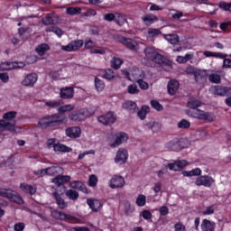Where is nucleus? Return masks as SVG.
Instances as JSON below:
<instances>
[{
    "label": "nucleus",
    "mask_w": 231,
    "mask_h": 231,
    "mask_svg": "<svg viewBox=\"0 0 231 231\" xmlns=\"http://www.w3.org/2000/svg\"><path fill=\"white\" fill-rule=\"evenodd\" d=\"M115 23L119 26H123V24H125V23H127V17L122 13H116Z\"/></svg>",
    "instance_id": "obj_37"
},
{
    "label": "nucleus",
    "mask_w": 231,
    "mask_h": 231,
    "mask_svg": "<svg viewBox=\"0 0 231 231\" xmlns=\"http://www.w3.org/2000/svg\"><path fill=\"white\" fill-rule=\"evenodd\" d=\"M129 160V152L125 148H119L116 153L114 162L117 165H124Z\"/></svg>",
    "instance_id": "obj_7"
},
{
    "label": "nucleus",
    "mask_w": 231,
    "mask_h": 231,
    "mask_svg": "<svg viewBox=\"0 0 231 231\" xmlns=\"http://www.w3.org/2000/svg\"><path fill=\"white\" fill-rule=\"evenodd\" d=\"M17 116L16 111H9L4 114L3 118L9 125L10 128L15 132V117Z\"/></svg>",
    "instance_id": "obj_17"
},
{
    "label": "nucleus",
    "mask_w": 231,
    "mask_h": 231,
    "mask_svg": "<svg viewBox=\"0 0 231 231\" xmlns=\"http://www.w3.org/2000/svg\"><path fill=\"white\" fill-rule=\"evenodd\" d=\"M59 172H62V168L59 166H52L47 169H42L35 171V174L40 176H55V174H59Z\"/></svg>",
    "instance_id": "obj_14"
},
{
    "label": "nucleus",
    "mask_w": 231,
    "mask_h": 231,
    "mask_svg": "<svg viewBox=\"0 0 231 231\" xmlns=\"http://www.w3.org/2000/svg\"><path fill=\"white\" fill-rule=\"evenodd\" d=\"M187 106H188L189 111H194V109H198V107L201 106V101L196 98H191L189 100Z\"/></svg>",
    "instance_id": "obj_36"
},
{
    "label": "nucleus",
    "mask_w": 231,
    "mask_h": 231,
    "mask_svg": "<svg viewBox=\"0 0 231 231\" xmlns=\"http://www.w3.org/2000/svg\"><path fill=\"white\" fill-rule=\"evenodd\" d=\"M118 42H121V44H124V46H126V48H129V50H132L133 51H138V42L136 41H134L131 38H125L124 36H118L117 37Z\"/></svg>",
    "instance_id": "obj_12"
},
{
    "label": "nucleus",
    "mask_w": 231,
    "mask_h": 231,
    "mask_svg": "<svg viewBox=\"0 0 231 231\" xmlns=\"http://www.w3.org/2000/svg\"><path fill=\"white\" fill-rule=\"evenodd\" d=\"M93 115V112L89 108H81L77 111H72L69 114V120L72 122H82V120H86V118H89Z\"/></svg>",
    "instance_id": "obj_1"
},
{
    "label": "nucleus",
    "mask_w": 231,
    "mask_h": 231,
    "mask_svg": "<svg viewBox=\"0 0 231 231\" xmlns=\"http://www.w3.org/2000/svg\"><path fill=\"white\" fill-rule=\"evenodd\" d=\"M219 8H221V10H225L226 12H231V3H225V2H221L218 5Z\"/></svg>",
    "instance_id": "obj_63"
},
{
    "label": "nucleus",
    "mask_w": 231,
    "mask_h": 231,
    "mask_svg": "<svg viewBox=\"0 0 231 231\" xmlns=\"http://www.w3.org/2000/svg\"><path fill=\"white\" fill-rule=\"evenodd\" d=\"M162 34V31L159 29H154V28H149L148 29V37L150 39H154V37H158V35Z\"/></svg>",
    "instance_id": "obj_55"
},
{
    "label": "nucleus",
    "mask_w": 231,
    "mask_h": 231,
    "mask_svg": "<svg viewBox=\"0 0 231 231\" xmlns=\"http://www.w3.org/2000/svg\"><path fill=\"white\" fill-rule=\"evenodd\" d=\"M65 194L69 199H71L72 201H77L79 199V192L73 190V189H68L65 191Z\"/></svg>",
    "instance_id": "obj_46"
},
{
    "label": "nucleus",
    "mask_w": 231,
    "mask_h": 231,
    "mask_svg": "<svg viewBox=\"0 0 231 231\" xmlns=\"http://www.w3.org/2000/svg\"><path fill=\"white\" fill-rule=\"evenodd\" d=\"M210 92L213 95H218V97H226V95H231V88L215 86L210 88Z\"/></svg>",
    "instance_id": "obj_20"
},
{
    "label": "nucleus",
    "mask_w": 231,
    "mask_h": 231,
    "mask_svg": "<svg viewBox=\"0 0 231 231\" xmlns=\"http://www.w3.org/2000/svg\"><path fill=\"white\" fill-rule=\"evenodd\" d=\"M110 189H122L125 186V179L120 175H114L108 181Z\"/></svg>",
    "instance_id": "obj_11"
},
{
    "label": "nucleus",
    "mask_w": 231,
    "mask_h": 231,
    "mask_svg": "<svg viewBox=\"0 0 231 231\" xmlns=\"http://www.w3.org/2000/svg\"><path fill=\"white\" fill-rule=\"evenodd\" d=\"M217 207H216V204L207 207L204 211H202L203 216H212L214 212H216V209Z\"/></svg>",
    "instance_id": "obj_54"
},
{
    "label": "nucleus",
    "mask_w": 231,
    "mask_h": 231,
    "mask_svg": "<svg viewBox=\"0 0 231 231\" xmlns=\"http://www.w3.org/2000/svg\"><path fill=\"white\" fill-rule=\"evenodd\" d=\"M87 204L88 205L92 212H100L102 210V207H104L102 201L95 199H88Z\"/></svg>",
    "instance_id": "obj_21"
},
{
    "label": "nucleus",
    "mask_w": 231,
    "mask_h": 231,
    "mask_svg": "<svg viewBox=\"0 0 231 231\" xmlns=\"http://www.w3.org/2000/svg\"><path fill=\"white\" fill-rule=\"evenodd\" d=\"M46 32L55 33L57 37H60L61 35H64V32L62 31V29L55 26L47 27Z\"/></svg>",
    "instance_id": "obj_45"
},
{
    "label": "nucleus",
    "mask_w": 231,
    "mask_h": 231,
    "mask_svg": "<svg viewBox=\"0 0 231 231\" xmlns=\"http://www.w3.org/2000/svg\"><path fill=\"white\" fill-rule=\"evenodd\" d=\"M71 151H73V148L69 147L65 144H62L60 143H56V145H54V152H71Z\"/></svg>",
    "instance_id": "obj_30"
},
{
    "label": "nucleus",
    "mask_w": 231,
    "mask_h": 231,
    "mask_svg": "<svg viewBox=\"0 0 231 231\" xmlns=\"http://www.w3.org/2000/svg\"><path fill=\"white\" fill-rule=\"evenodd\" d=\"M49 120L51 122V127L53 125H60L62 124H67L68 119L65 116H60V114H54L52 116H49Z\"/></svg>",
    "instance_id": "obj_19"
},
{
    "label": "nucleus",
    "mask_w": 231,
    "mask_h": 231,
    "mask_svg": "<svg viewBox=\"0 0 231 231\" xmlns=\"http://www.w3.org/2000/svg\"><path fill=\"white\" fill-rule=\"evenodd\" d=\"M97 184H98V178L96 177L95 174L90 175L88 178L89 187H97Z\"/></svg>",
    "instance_id": "obj_59"
},
{
    "label": "nucleus",
    "mask_w": 231,
    "mask_h": 231,
    "mask_svg": "<svg viewBox=\"0 0 231 231\" xmlns=\"http://www.w3.org/2000/svg\"><path fill=\"white\" fill-rule=\"evenodd\" d=\"M39 60V57L37 55H30L26 58L25 62L27 64H35Z\"/></svg>",
    "instance_id": "obj_62"
},
{
    "label": "nucleus",
    "mask_w": 231,
    "mask_h": 231,
    "mask_svg": "<svg viewBox=\"0 0 231 231\" xmlns=\"http://www.w3.org/2000/svg\"><path fill=\"white\" fill-rule=\"evenodd\" d=\"M53 196L60 208H68V203L64 201V199L60 198V196H62V194H60V189H56V191L53 193Z\"/></svg>",
    "instance_id": "obj_24"
},
{
    "label": "nucleus",
    "mask_w": 231,
    "mask_h": 231,
    "mask_svg": "<svg viewBox=\"0 0 231 231\" xmlns=\"http://www.w3.org/2000/svg\"><path fill=\"white\" fill-rule=\"evenodd\" d=\"M71 189H76V190H81V192H84L85 194H88V188H86V185L80 181H73L70 183Z\"/></svg>",
    "instance_id": "obj_32"
},
{
    "label": "nucleus",
    "mask_w": 231,
    "mask_h": 231,
    "mask_svg": "<svg viewBox=\"0 0 231 231\" xmlns=\"http://www.w3.org/2000/svg\"><path fill=\"white\" fill-rule=\"evenodd\" d=\"M0 196L1 198H6L7 199H10V201H13L14 203H17V205H23L24 203V200L23 199V197H21L19 194H16L15 191L8 189H0Z\"/></svg>",
    "instance_id": "obj_4"
},
{
    "label": "nucleus",
    "mask_w": 231,
    "mask_h": 231,
    "mask_svg": "<svg viewBox=\"0 0 231 231\" xmlns=\"http://www.w3.org/2000/svg\"><path fill=\"white\" fill-rule=\"evenodd\" d=\"M20 189H21V190H23V192H24L25 194H30L31 196H33V194H35V192H37L36 186H32L30 184H26V183H21Z\"/></svg>",
    "instance_id": "obj_27"
},
{
    "label": "nucleus",
    "mask_w": 231,
    "mask_h": 231,
    "mask_svg": "<svg viewBox=\"0 0 231 231\" xmlns=\"http://www.w3.org/2000/svg\"><path fill=\"white\" fill-rule=\"evenodd\" d=\"M82 12L80 7H69L66 10L68 15H79Z\"/></svg>",
    "instance_id": "obj_51"
},
{
    "label": "nucleus",
    "mask_w": 231,
    "mask_h": 231,
    "mask_svg": "<svg viewBox=\"0 0 231 231\" xmlns=\"http://www.w3.org/2000/svg\"><path fill=\"white\" fill-rule=\"evenodd\" d=\"M118 79H127L128 80H132L131 78V68L129 69H123L117 74Z\"/></svg>",
    "instance_id": "obj_38"
},
{
    "label": "nucleus",
    "mask_w": 231,
    "mask_h": 231,
    "mask_svg": "<svg viewBox=\"0 0 231 231\" xmlns=\"http://www.w3.org/2000/svg\"><path fill=\"white\" fill-rule=\"evenodd\" d=\"M214 179L210 176H200L195 180L197 187H212L214 185Z\"/></svg>",
    "instance_id": "obj_15"
},
{
    "label": "nucleus",
    "mask_w": 231,
    "mask_h": 231,
    "mask_svg": "<svg viewBox=\"0 0 231 231\" xmlns=\"http://www.w3.org/2000/svg\"><path fill=\"white\" fill-rule=\"evenodd\" d=\"M149 111L150 109L148 106H143L142 108L137 113L138 117L141 120H145V117L147 116V114H149Z\"/></svg>",
    "instance_id": "obj_44"
},
{
    "label": "nucleus",
    "mask_w": 231,
    "mask_h": 231,
    "mask_svg": "<svg viewBox=\"0 0 231 231\" xmlns=\"http://www.w3.org/2000/svg\"><path fill=\"white\" fill-rule=\"evenodd\" d=\"M46 107H50L51 109H55L60 106V101L59 100H49L45 101Z\"/></svg>",
    "instance_id": "obj_52"
},
{
    "label": "nucleus",
    "mask_w": 231,
    "mask_h": 231,
    "mask_svg": "<svg viewBox=\"0 0 231 231\" xmlns=\"http://www.w3.org/2000/svg\"><path fill=\"white\" fill-rule=\"evenodd\" d=\"M95 88L97 91L101 93V91H104V88H106V84L104 81L98 78H95Z\"/></svg>",
    "instance_id": "obj_48"
},
{
    "label": "nucleus",
    "mask_w": 231,
    "mask_h": 231,
    "mask_svg": "<svg viewBox=\"0 0 231 231\" xmlns=\"http://www.w3.org/2000/svg\"><path fill=\"white\" fill-rule=\"evenodd\" d=\"M138 207H145L146 198L144 195H139L135 201Z\"/></svg>",
    "instance_id": "obj_60"
},
{
    "label": "nucleus",
    "mask_w": 231,
    "mask_h": 231,
    "mask_svg": "<svg viewBox=\"0 0 231 231\" xmlns=\"http://www.w3.org/2000/svg\"><path fill=\"white\" fill-rule=\"evenodd\" d=\"M38 124H39L40 127H42V129H46V127H51V124L50 122V116L42 117L39 120Z\"/></svg>",
    "instance_id": "obj_40"
},
{
    "label": "nucleus",
    "mask_w": 231,
    "mask_h": 231,
    "mask_svg": "<svg viewBox=\"0 0 231 231\" xmlns=\"http://www.w3.org/2000/svg\"><path fill=\"white\" fill-rule=\"evenodd\" d=\"M116 77H117V74H116L115 71L111 69H106L103 75V79H106V80H113L116 79Z\"/></svg>",
    "instance_id": "obj_43"
},
{
    "label": "nucleus",
    "mask_w": 231,
    "mask_h": 231,
    "mask_svg": "<svg viewBox=\"0 0 231 231\" xmlns=\"http://www.w3.org/2000/svg\"><path fill=\"white\" fill-rule=\"evenodd\" d=\"M180 89V82L176 79H171L168 83V93L170 95H176V92Z\"/></svg>",
    "instance_id": "obj_28"
},
{
    "label": "nucleus",
    "mask_w": 231,
    "mask_h": 231,
    "mask_svg": "<svg viewBox=\"0 0 231 231\" xmlns=\"http://www.w3.org/2000/svg\"><path fill=\"white\" fill-rule=\"evenodd\" d=\"M142 19H143V23L146 26H151V24H152V23H156V21H158V18H156V16L153 14H145Z\"/></svg>",
    "instance_id": "obj_34"
},
{
    "label": "nucleus",
    "mask_w": 231,
    "mask_h": 231,
    "mask_svg": "<svg viewBox=\"0 0 231 231\" xmlns=\"http://www.w3.org/2000/svg\"><path fill=\"white\" fill-rule=\"evenodd\" d=\"M136 82L139 85V88H141L144 91L149 89V83L143 81L142 79H137Z\"/></svg>",
    "instance_id": "obj_64"
},
{
    "label": "nucleus",
    "mask_w": 231,
    "mask_h": 231,
    "mask_svg": "<svg viewBox=\"0 0 231 231\" xmlns=\"http://www.w3.org/2000/svg\"><path fill=\"white\" fill-rule=\"evenodd\" d=\"M130 77L132 79L131 80H140L145 77V74L140 69L130 68Z\"/></svg>",
    "instance_id": "obj_26"
},
{
    "label": "nucleus",
    "mask_w": 231,
    "mask_h": 231,
    "mask_svg": "<svg viewBox=\"0 0 231 231\" xmlns=\"http://www.w3.org/2000/svg\"><path fill=\"white\" fill-rule=\"evenodd\" d=\"M127 93L129 95H138L140 93V89L138 88V85L131 84L127 87Z\"/></svg>",
    "instance_id": "obj_53"
},
{
    "label": "nucleus",
    "mask_w": 231,
    "mask_h": 231,
    "mask_svg": "<svg viewBox=\"0 0 231 231\" xmlns=\"http://www.w3.org/2000/svg\"><path fill=\"white\" fill-rule=\"evenodd\" d=\"M35 51L40 57H42L46 55V51H50V45L42 43L36 47Z\"/></svg>",
    "instance_id": "obj_29"
},
{
    "label": "nucleus",
    "mask_w": 231,
    "mask_h": 231,
    "mask_svg": "<svg viewBox=\"0 0 231 231\" xmlns=\"http://www.w3.org/2000/svg\"><path fill=\"white\" fill-rule=\"evenodd\" d=\"M73 109H75V105L73 104L63 105L58 107V113L60 115H64V113H69L70 111H73Z\"/></svg>",
    "instance_id": "obj_35"
},
{
    "label": "nucleus",
    "mask_w": 231,
    "mask_h": 231,
    "mask_svg": "<svg viewBox=\"0 0 231 231\" xmlns=\"http://www.w3.org/2000/svg\"><path fill=\"white\" fill-rule=\"evenodd\" d=\"M187 115L188 116H191L192 118H198L199 120H208V122H214V120L216 119L214 114L205 112L198 108H195L193 110H188Z\"/></svg>",
    "instance_id": "obj_2"
},
{
    "label": "nucleus",
    "mask_w": 231,
    "mask_h": 231,
    "mask_svg": "<svg viewBox=\"0 0 231 231\" xmlns=\"http://www.w3.org/2000/svg\"><path fill=\"white\" fill-rule=\"evenodd\" d=\"M71 181V177L65 175V176H58L52 179V183L57 185V189L60 191V194H64L66 192V187L64 186V183H69Z\"/></svg>",
    "instance_id": "obj_5"
},
{
    "label": "nucleus",
    "mask_w": 231,
    "mask_h": 231,
    "mask_svg": "<svg viewBox=\"0 0 231 231\" xmlns=\"http://www.w3.org/2000/svg\"><path fill=\"white\" fill-rule=\"evenodd\" d=\"M97 120L103 125H109V124H115L116 122V116L113 112H108L104 116H98Z\"/></svg>",
    "instance_id": "obj_16"
},
{
    "label": "nucleus",
    "mask_w": 231,
    "mask_h": 231,
    "mask_svg": "<svg viewBox=\"0 0 231 231\" xmlns=\"http://www.w3.org/2000/svg\"><path fill=\"white\" fill-rule=\"evenodd\" d=\"M154 194H160L163 190V184L162 182H155L152 188Z\"/></svg>",
    "instance_id": "obj_57"
},
{
    "label": "nucleus",
    "mask_w": 231,
    "mask_h": 231,
    "mask_svg": "<svg viewBox=\"0 0 231 231\" xmlns=\"http://www.w3.org/2000/svg\"><path fill=\"white\" fill-rule=\"evenodd\" d=\"M136 107V102L134 101H126L123 104V109H126V111H134Z\"/></svg>",
    "instance_id": "obj_47"
},
{
    "label": "nucleus",
    "mask_w": 231,
    "mask_h": 231,
    "mask_svg": "<svg viewBox=\"0 0 231 231\" xmlns=\"http://www.w3.org/2000/svg\"><path fill=\"white\" fill-rule=\"evenodd\" d=\"M186 72L193 73L196 82H205L207 80V70L189 68L187 69Z\"/></svg>",
    "instance_id": "obj_13"
},
{
    "label": "nucleus",
    "mask_w": 231,
    "mask_h": 231,
    "mask_svg": "<svg viewBox=\"0 0 231 231\" xmlns=\"http://www.w3.org/2000/svg\"><path fill=\"white\" fill-rule=\"evenodd\" d=\"M74 96H75V89L71 87L63 88H60V97L64 100L73 98Z\"/></svg>",
    "instance_id": "obj_23"
},
{
    "label": "nucleus",
    "mask_w": 231,
    "mask_h": 231,
    "mask_svg": "<svg viewBox=\"0 0 231 231\" xmlns=\"http://www.w3.org/2000/svg\"><path fill=\"white\" fill-rule=\"evenodd\" d=\"M123 207L125 214H133V212H134V207H133L129 201H124Z\"/></svg>",
    "instance_id": "obj_50"
},
{
    "label": "nucleus",
    "mask_w": 231,
    "mask_h": 231,
    "mask_svg": "<svg viewBox=\"0 0 231 231\" xmlns=\"http://www.w3.org/2000/svg\"><path fill=\"white\" fill-rule=\"evenodd\" d=\"M122 64H124V60L116 57L112 58L111 68H113L114 69H120Z\"/></svg>",
    "instance_id": "obj_42"
},
{
    "label": "nucleus",
    "mask_w": 231,
    "mask_h": 231,
    "mask_svg": "<svg viewBox=\"0 0 231 231\" xmlns=\"http://www.w3.org/2000/svg\"><path fill=\"white\" fill-rule=\"evenodd\" d=\"M0 131H12L13 133L14 132V130L10 127V125L5 121V119H0Z\"/></svg>",
    "instance_id": "obj_56"
},
{
    "label": "nucleus",
    "mask_w": 231,
    "mask_h": 231,
    "mask_svg": "<svg viewBox=\"0 0 231 231\" xmlns=\"http://www.w3.org/2000/svg\"><path fill=\"white\" fill-rule=\"evenodd\" d=\"M144 55L149 60L156 62V64H165V58L156 51V49L152 47H147L144 49Z\"/></svg>",
    "instance_id": "obj_3"
},
{
    "label": "nucleus",
    "mask_w": 231,
    "mask_h": 231,
    "mask_svg": "<svg viewBox=\"0 0 231 231\" xmlns=\"http://www.w3.org/2000/svg\"><path fill=\"white\" fill-rule=\"evenodd\" d=\"M201 231H215L216 223L208 219H203L200 225Z\"/></svg>",
    "instance_id": "obj_25"
},
{
    "label": "nucleus",
    "mask_w": 231,
    "mask_h": 231,
    "mask_svg": "<svg viewBox=\"0 0 231 231\" xmlns=\"http://www.w3.org/2000/svg\"><path fill=\"white\" fill-rule=\"evenodd\" d=\"M203 55H205V57H208V58L215 57L216 59H224L223 69H225L226 68H229V69L231 68V60L226 59L227 55L225 53L206 51L203 52Z\"/></svg>",
    "instance_id": "obj_6"
},
{
    "label": "nucleus",
    "mask_w": 231,
    "mask_h": 231,
    "mask_svg": "<svg viewBox=\"0 0 231 231\" xmlns=\"http://www.w3.org/2000/svg\"><path fill=\"white\" fill-rule=\"evenodd\" d=\"M194 58V54L187 53L185 56H178L176 60L179 64H185V62H189L191 59Z\"/></svg>",
    "instance_id": "obj_41"
},
{
    "label": "nucleus",
    "mask_w": 231,
    "mask_h": 231,
    "mask_svg": "<svg viewBox=\"0 0 231 231\" xmlns=\"http://www.w3.org/2000/svg\"><path fill=\"white\" fill-rule=\"evenodd\" d=\"M84 46V42L82 40H77L74 42H71L68 45H61L62 51H75L76 50H79V48H82Z\"/></svg>",
    "instance_id": "obj_18"
},
{
    "label": "nucleus",
    "mask_w": 231,
    "mask_h": 231,
    "mask_svg": "<svg viewBox=\"0 0 231 231\" xmlns=\"http://www.w3.org/2000/svg\"><path fill=\"white\" fill-rule=\"evenodd\" d=\"M146 125L149 129H152V131H160V129H162V124L155 121H150Z\"/></svg>",
    "instance_id": "obj_49"
},
{
    "label": "nucleus",
    "mask_w": 231,
    "mask_h": 231,
    "mask_svg": "<svg viewBox=\"0 0 231 231\" xmlns=\"http://www.w3.org/2000/svg\"><path fill=\"white\" fill-rule=\"evenodd\" d=\"M26 64L23 61L14 62V61H6L0 63V71H8L10 69H18L21 68H24Z\"/></svg>",
    "instance_id": "obj_8"
},
{
    "label": "nucleus",
    "mask_w": 231,
    "mask_h": 231,
    "mask_svg": "<svg viewBox=\"0 0 231 231\" xmlns=\"http://www.w3.org/2000/svg\"><path fill=\"white\" fill-rule=\"evenodd\" d=\"M51 216L54 219H59L60 221H64L66 219H71V216L66 215L60 211L54 210L51 212Z\"/></svg>",
    "instance_id": "obj_31"
},
{
    "label": "nucleus",
    "mask_w": 231,
    "mask_h": 231,
    "mask_svg": "<svg viewBox=\"0 0 231 231\" xmlns=\"http://www.w3.org/2000/svg\"><path fill=\"white\" fill-rule=\"evenodd\" d=\"M209 80L210 82H213V84H219V82H221V76L217 74H211L209 75Z\"/></svg>",
    "instance_id": "obj_61"
},
{
    "label": "nucleus",
    "mask_w": 231,
    "mask_h": 231,
    "mask_svg": "<svg viewBox=\"0 0 231 231\" xmlns=\"http://www.w3.org/2000/svg\"><path fill=\"white\" fill-rule=\"evenodd\" d=\"M113 137L115 138V142L109 143V146L112 148L118 147L129 140V135L124 132H119L114 134Z\"/></svg>",
    "instance_id": "obj_9"
},
{
    "label": "nucleus",
    "mask_w": 231,
    "mask_h": 231,
    "mask_svg": "<svg viewBox=\"0 0 231 231\" xmlns=\"http://www.w3.org/2000/svg\"><path fill=\"white\" fill-rule=\"evenodd\" d=\"M37 80H39V76L37 75V73L32 72L24 77L21 84L25 88H33V86L37 84Z\"/></svg>",
    "instance_id": "obj_10"
},
{
    "label": "nucleus",
    "mask_w": 231,
    "mask_h": 231,
    "mask_svg": "<svg viewBox=\"0 0 231 231\" xmlns=\"http://www.w3.org/2000/svg\"><path fill=\"white\" fill-rule=\"evenodd\" d=\"M177 125L179 129H189V127H190V122L187 121V119H182Z\"/></svg>",
    "instance_id": "obj_58"
},
{
    "label": "nucleus",
    "mask_w": 231,
    "mask_h": 231,
    "mask_svg": "<svg viewBox=\"0 0 231 231\" xmlns=\"http://www.w3.org/2000/svg\"><path fill=\"white\" fill-rule=\"evenodd\" d=\"M66 135L69 138L76 139V138H80V134H82V129L79 126H72V127H68L65 130Z\"/></svg>",
    "instance_id": "obj_22"
},
{
    "label": "nucleus",
    "mask_w": 231,
    "mask_h": 231,
    "mask_svg": "<svg viewBox=\"0 0 231 231\" xmlns=\"http://www.w3.org/2000/svg\"><path fill=\"white\" fill-rule=\"evenodd\" d=\"M165 41L170 42V44H178L180 38L177 34H163Z\"/></svg>",
    "instance_id": "obj_39"
},
{
    "label": "nucleus",
    "mask_w": 231,
    "mask_h": 231,
    "mask_svg": "<svg viewBox=\"0 0 231 231\" xmlns=\"http://www.w3.org/2000/svg\"><path fill=\"white\" fill-rule=\"evenodd\" d=\"M201 169L199 168H195L191 171H182V176H185L187 178H192V176H201Z\"/></svg>",
    "instance_id": "obj_33"
}]
</instances>
